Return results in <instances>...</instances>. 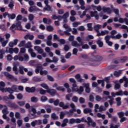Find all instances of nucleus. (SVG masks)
I'll use <instances>...</instances> for the list:
<instances>
[{"instance_id": "obj_1", "label": "nucleus", "mask_w": 128, "mask_h": 128, "mask_svg": "<svg viewBox=\"0 0 128 128\" xmlns=\"http://www.w3.org/2000/svg\"><path fill=\"white\" fill-rule=\"evenodd\" d=\"M69 81L70 82L73 84L72 87V92H78L79 94H82L84 92V87L80 86V88H78V86H76V82L74 78H70L69 80Z\"/></svg>"}, {"instance_id": "obj_2", "label": "nucleus", "mask_w": 128, "mask_h": 128, "mask_svg": "<svg viewBox=\"0 0 128 128\" xmlns=\"http://www.w3.org/2000/svg\"><path fill=\"white\" fill-rule=\"evenodd\" d=\"M76 40L78 41V42H80V44H79L78 42L76 41H72V46H75L76 48H80V46H82V44H84V43L82 42V38L80 36H78L76 38Z\"/></svg>"}, {"instance_id": "obj_3", "label": "nucleus", "mask_w": 128, "mask_h": 128, "mask_svg": "<svg viewBox=\"0 0 128 128\" xmlns=\"http://www.w3.org/2000/svg\"><path fill=\"white\" fill-rule=\"evenodd\" d=\"M100 58V56H92V57L89 60L88 62L87 66H94V63H92V62H98L100 60H98Z\"/></svg>"}, {"instance_id": "obj_4", "label": "nucleus", "mask_w": 128, "mask_h": 128, "mask_svg": "<svg viewBox=\"0 0 128 128\" xmlns=\"http://www.w3.org/2000/svg\"><path fill=\"white\" fill-rule=\"evenodd\" d=\"M2 16L4 18H6V16H8V20H14V18H16V14H10L8 12H4Z\"/></svg>"}, {"instance_id": "obj_5", "label": "nucleus", "mask_w": 128, "mask_h": 128, "mask_svg": "<svg viewBox=\"0 0 128 128\" xmlns=\"http://www.w3.org/2000/svg\"><path fill=\"white\" fill-rule=\"evenodd\" d=\"M44 4H46V6L43 9V10L44 12H46V10H48V12H52V6L48 5V0H44Z\"/></svg>"}, {"instance_id": "obj_6", "label": "nucleus", "mask_w": 128, "mask_h": 128, "mask_svg": "<svg viewBox=\"0 0 128 128\" xmlns=\"http://www.w3.org/2000/svg\"><path fill=\"white\" fill-rule=\"evenodd\" d=\"M25 108L26 110H28V112H36V108L32 106H30L28 103L26 104Z\"/></svg>"}, {"instance_id": "obj_7", "label": "nucleus", "mask_w": 128, "mask_h": 128, "mask_svg": "<svg viewBox=\"0 0 128 128\" xmlns=\"http://www.w3.org/2000/svg\"><path fill=\"white\" fill-rule=\"evenodd\" d=\"M122 94H123L122 90H120L116 92H112L111 93V96H112V98H116V96H123Z\"/></svg>"}, {"instance_id": "obj_8", "label": "nucleus", "mask_w": 128, "mask_h": 128, "mask_svg": "<svg viewBox=\"0 0 128 128\" xmlns=\"http://www.w3.org/2000/svg\"><path fill=\"white\" fill-rule=\"evenodd\" d=\"M88 120V126H92L93 128H94L96 126V122H92V118L90 117H88L87 118Z\"/></svg>"}, {"instance_id": "obj_9", "label": "nucleus", "mask_w": 128, "mask_h": 128, "mask_svg": "<svg viewBox=\"0 0 128 128\" xmlns=\"http://www.w3.org/2000/svg\"><path fill=\"white\" fill-rule=\"evenodd\" d=\"M40 10L36 6H30L28 8V12H40Z\"/></svg>"}, {"instance_id": "obj_10", "label": "nucleus", "mask_w": 128, "mask_h": 128, "mask_svg": "<svg viewBox=\"0 0 128 128\" xmlns=\"http://www.w3.org/2000/svg\"><path fill=\"white\" fill-rule=\"evenodd\" d=\"M80 124V119H74V118H71L70 120H69V124Z\"/></svg>"}, {"instance_id": "obj_11", "label": "nucleus", "mask_w": 128, "mask_h": 128, "mask_svg": "<svg viewBox=\"0 0 128 128\" xmlns=\"http://www.w3.org/2000/svg\"><path fill=\"white\" fill-rule=\"evenodd\" d=\"M18 62H15L14 64V66L12 68L13 72H14L15 74H18Z\"/></svg>"}, {"instance_id": "obj_12", "label": "nucleus", "mask_w": 128, "mask_h": 128, "mask_svg": "<svg viewBox=\"0 0 128 128\" xmlns=\"http://www.w3.org/2000/svg\"><path fill=\"white\" fill-rule=\"evenodd\" d=\"M84 88H86V92L87 94H90V84L84 83L82 84Z\"/></svg>"}, {"instance_id": "obj_13", "label": "nucleus", "mask_w": 128, "mask_h": 128, "mask_svg": "<svg viewBox=\"0 0 128 128\" xmlns=\"http://www.w3.org/2000/svg\"><path fill=\"white\" fill-rule=\"evenodd\" d=\"M102 10L104 12H106L108 14H112V8L106 6H104L102 8Z\"/></svg>"}, {"instance_id": "obj_14", "label": "nucleus", "mask_w": 128, "mask_h": 128, "mask_svg": "<svg viewBox=\"0 0 128 128\" xmlns=\"http://www.w3.org/2000/svg\"><path fill=\"white\" fill-rule=\"evenodd\" d=\"M48 94H50V96H55L56 94V90L54 89H50L48 88L46 90Z\"/></svg>"}, {"instance_id": "obj_15", "label": "nucleus", "mask_w": 128, "mask_h": 128, "mask_svg": "<svg viewBox=\"0 0 128 128\" xmlns=\"http://www.w3.org/2000/svg\"><path fill=\"white\" fill-rule=\"evenodd\" d=\"M4 75L6 76L7 80H14V76L8 72H4Z\"/></svg>"}, {"instance_id": "obj_16", "label": "nucleus", "mask_w": 128, "mask_h": 128, "mask_svg": "<svg viewBox=\"0 0 128 128\" xmlns=\"http://www.w3.org/2000/svg\"><path fill=\"white\" fill-rule=\"evenodd\" d=\"M44 70V68H42V66L41 64L38 65L36 68L35 70V72L36 74H39L41 70Z\"/></svg>"}, {"instance_id": "obj_17", "label": "nucleus", "mask_w": 128, "mask_h": 128, "mask_svg": "<svg viewBox=\"0 0 128 128\" xmlns=\"http://www.w3.org/2000/svg\"><path fill=\"white\" fill-rule=\"evenodd\" d=\"M34 50L38 52V54H42L44 52V50H42L40 46H35L34 47Z\"/></svg>"}, {"instance_id": "obj_18", "label": "nucleus", "mask_w": 128, "mask_h": 128, "mask_svg": "<svg viewBox=\"0 0 128 128\" xmlns=\"http://www.w3.org/2000/svg\"><path fill=\"white\" fill-rule=\"evenodd\" d=\"M26 90L27 92H36V87H26Z\"/></svg>"}, {"instance_id": "obj_19", "label": "nucleus", "mask_w": 128, "mask_h": 128, "mask_svg": "<svg viewBox=\"0 0 128 128\" xmlns=\"http://www.w3.org/2000/svg\"><path fill=\"white\" fill-rule=\"evenodd\" d=\"M8 106H10V108H18V106L14 102H10L8 104Z\"/></svg>"}, {"instance_id": "obj_20", "label": "nucleus", "mask_w": 128, "mask_h": 128, "mask_svg": "<svg viewBox=\"0 0 128 128\" xmlns=\"http://www.w3.org/2000/svg\"><path fill=\"white\" fill-rule=\"evenodd\" d=\"M115 85L114 86V88L115 90H120V84L118 82V81L116 80L114 82Z\"/></svg>"}, {"instance_id": "obj_21", "label": "nucleus", "mask_w": 128, "mask_h": 128, "mask_svg": "<svg viewBox=\"0 0 128 128\" xmlns=\"http://www.w3.org/2000/svg\"><path fill=\"white\" fill-rule=\"evenodd\" d=\"M32 114H29L30 118H38V116H36V109L35 108L34 112L32 111Z\"/></svg>"}, {"instance_id": "obj_22", "label": "nucleus", "mask_w": 128, "mask_h": 128, "mask_svg": "<svg viewBox=\"0 0 128 128\" xmlns=\"http://www.w3.org/2000/svg\"><path fill=\"white\" fill-rule=\"evenodd\" d=\"M110 8H112V12L113 11V12H114L116 14H117V15L119 14L120 10H118V9L114 8V6L112 5H111Z\"/></svg>"}, {"instance_id": "obj_23", "label": "nucleus", "mask_w": 128, "mask_h": 128, "mask_svg": "<svg viewBox=\"0 0 128 128\" xmlns=\"http://www.w3.org/2000/svg\"><path fill=\"white\" fill-rule=\"evenodd\" d=\"M89 48L88 45V44H84V45H82V48H78L80 52H82V49L83 50H88V48Z\"/></svg>"}, {"instance_id": "obj_24", "label": "nucleus", "mask_w": 128, "mask_h": 128, "mask_svg": "<svg viewBox=\"0 0 128 128\" xmlns=\"http://www.w3.org/2000/svg\"><path fill=\"white\" fill-rule=\"evenodd\" d=\"M42 22L44 24H52V20L48 19L46 18H44Z\"/></svg>"}, {"instance_id": "obj_25", "label": "nucleus", "mask_w": 128, "mask_h": 128, "mask_svg": "<svg viewBox=\"0 0 128 128\" xmlns=\"http://www.w3.org/2000/svg\"><path fill=\"white\" fill-rule=\"evenodd\" d=\"M34 38V36L33 35H30V34H26V36H24V38L25 40H32Z\"/></svg>"}, {"instance_id": "obj_26", "label": "nucleus", "mask_w": 128, "mask_h": 128, "mask_svg": "<svg viewBox=\"0 0 128 128\" xmlns=\"http://www.w3.org/2000/svg\"><path fill=\"white\" fill-rule=\"evenodd\" d=\"M128 60V58L126 56L121 57L119 58V62H126Z\"/></svg>"}, {"instance_id": "obj_27", "label": "nucleus", "mask_w": 128, "mask_h": 128, "mask_svg": "<svg viewBox=\"0 0 128 128\" xmlns=\"http://www.w3.org/2000/svg\"><path fill=\"white\" fill-rule=\"evenodd\" d=\"M116 105L118 106H120L122 104V98L120 97H118L117 98H116Z\"/></svg>"}, {"instance_id": "obj_28", "label": "nucleus", "mask_w": 128, "mask_h": 128, "mask_svg": "<svg viewBox=\"0 0 128 128\" xmlns=\"http://www.w3.org/2000/svg\"><path fill=\"white\" fill-rule=\"evenodd\" d=\"M15 26H16V28H18V30H22V23L20 22H18L16 23Z\"/></svg>"}, {"instance_id": "obj_29", "label": "nucleus", "mask_w": 128, "mask_h": 128, "mask_svg": "<svg viewBox=\"0 0 128 128\" xmlns=\"http://www.w3.org/2000/svg\"><path fill=\"white\" fill-rule=\"evenodd\" d=\"M8 8H10V10H14V1L10 2L8 5Z\"/></svg>"}, {"instance_id": "obj_30", "label": "nucleus", "mask_w": 128, "mask_h": 128, "mask_svg": "<svg viewBox=\"0 0 128 128\" xmlns=\"http://www.w3.org/2000/svg\"><path fill=\"white\" fill-rule=\"evenodd\" d=\"M102 25L100 24H97L94 26V30H96V32H100V29L102 28Z\"/></svg>"}, {"instance_id": "obj_31", "label": "nucleus", "mask_w": 128, "mask_h": 128, "mask_svg": "<svg viewBox=\"0 0 128 128\" xmlns=\"http://www.w3.org/2000/svg\"><path fill=\"white\" fill-rule=\"evenodd\" d=\"M4 108L2 110V114H8V107H6V106L4 105Z\"/></svg>"}, {"instance_id": "obj_32", "label": "nucleus", "mask_w": 128, "mask_h": 128, "mask_svg": "<svg viewBox=\"0 0 128 128\" xmlns=\"http://www.w3.org/2000/svg\"><path fill=\"white\" fill-rule=\"evenodd\" d=\"M124 82H125V84L124 85V88H128V78L126 77V76H124Z\"/></svg>"}, {"instance_id": "obj_33", "label": "nucleus", "mask_w": 128, "mask_h": 128, "mask_svg": "<svg viewBox=\"0 0 128 128\" xmlns=\"http://www.w3.org/2000/svg\"><path fill=\"white\" fill-rule=\"evenodd\" d=\"M118 34V32L116 30H112L110 32V36H111V38H114V36H116L114 35L116 34Z\"/></svg>"}, {"instance_id": "obj_34", "label": "nucleus", "mask_w": 128, "mask_h": 128, "mask_svg": "<svg viewBox=\"0 0 128 128\" xmlns=\"http://www.w3.org/2000/svg\"><path fill=\"white\" fill-rule=\"evenodd\" d=\"M6 52H9V54H14V48H10L8 47L6 48Z\"/></svg>"}, {"instance_id": "obj_35", "label": "nucleus", "mask_w": 128, "mask_h": 128, "mask_svg": "<svg viewBox=\"0 0 128 128\" xmlns=\"http://www.w3.org/2000/svg\"><path fill=\"white\" fill-rule=\"evenodd\" d=\"M9 92L10 94H14V90H12V88H6V92Z\"/></svg>"}, {"instance_id": "obj_36", "label": "nucleus", "mask_w": 128, "mask_h": 128, "mask_svg": "<svg viewBox=\"0 0 128 128\" xmlns=\"http://www.w3.org/2000/svg\"><path fill=\"white\" fill-rule=\"evenodd\" d=\"M51 118L54 120H58V116H56V114L55 113H53L51 114Z\"/></svg>"}, {"instance_id": "obj_37", "label": "nucleus", "mask_w": 128, "mask_h": 128, "mask_svg": "<svg viewBox=\"0 0 128 128\" xmlns=\"http://www.w3.org/2000/svg\"><path fill=\"white\" fill-rule=\"evenodd\" d=\"M24 66H19V72L20 74H24Z\"/></svg>"}, {"instance_id": "obj_38", "label": "nucleus", "mask_w": 128, "mask_h": 128, "mask_svg": "<svg viewBox=\"0 0 128 128\" xmlns=\"http://www.w3.org/2000/svg\"><path fill=\"white\" fill-rule=\"evenodd\" d=\"M24 46L26 48H32V42H28L25 44Z\"/></svg>"}, {"instance_id": "obj_39", "label": "nucleus", "mask_w": 128, "mask_h": 128, "mask_svg": "<svg viewBox=\"0 0 128 128\" xmlns=\"http://www.w3.org/2000/svg\"><path fill=\"white\" fill-rule=\"evenodd\" d=\"M98 14V11L95 10L94 12L91 11L90 12V16L91 18H94L95 16H96Z\"/></svg>"}, {"instance_id": "obj_40", "label": "nucleus", "mask_w": 128, "mask_h": 128, "mask_svg": "<svg viewBox=\"0 0 128 128\" xmlns=\"http://www.w3.org/2000/svg\"><path fill=\"white\" fill-rule=\"evenodd\" d=\"M92 112V109L90 108H86L84 110V114H90V112Z\"/></svg>"}, {"instance_id": "obj_41", "label": "nucleus", "mask_w": 128, "mask_h": 128, "mask_svg": "<svg viewBox=\"0 0 128 128\" xmlns=\"http://www.w3.org/2000/svg\"><path fill=\"white\" fill-rule=\"evenodd\" d=\"M30 100L32 102H37L38 100V98L36 97L33 96L31 98Z\"/></svg>"}, {"instance_id": "obj_42", "label": "nucleus", "mask_w": 128, "mask_h": 128, "mask_svg": "<svg viewBox=\"0 0 128 128\" xmlns=\"http://www.w3.org/2000/svg\"><path fill=\"white\" fill-rule=\"evenodd\" d=\"M90 40H94V36L92 35H88L86 38H85V40L86 42H88Z\"/></svg>"}, {"instance_id": "obj_43", "label": "nucleus", "mask_w": 128, "mask_h": 128, "mask_svg": "<svg viewBox=\"0 0 128 128\" xmlns=\"http://www.w3.org/2000/svg\"><path fill=\"white\" fill-rule=\"evenodd\" d=\"M39 92H40V94H46V91L44 89H42V88H39Z\"/></svg>"}, {"instance_id": "obj_44", "label": "nucleus", "mask_w": 128, "mask_h": 128, "mask_svg": "<svg viewBox=\"0 0 128 128\" xmlns=\"http://www.w3.org/2000/svg\"><path fill=\"white\" fill-rule=\"evenodd\" d=\"M46 30H48V32H52L54 30V27H52V26H47Z\"/></svg>"}, {"instance_id": "obj_45", "label": "nucleus", "mask_w": 128, "mask_h": 128, "mask_svg": "<svg viewBox=\"0 0 128 128\" xmlns=\"http://www.w3.org/2000/svg\"><path fill=\"white\" fill-rule=\"evenodd\" d=\"M96 102H102V97H100V96H98V95H97L96 96Z\"/></svg>"}, {"instance_id": "obj_46", "label": "nucleus", "mask_w": 128, "mask_h": 128, "mask_svg": "<svg viewBox=\"0 0 128 128\" xmlns=\"http://www.w3.org/2000/svg\"><path fill=\"white\" fill-rule=\"evenodd\" d=\"M104 110H106V108L104 106H100L99 108V112H103Z\"/></svg>"}, {"instance_id": "obj_47", "label": "nucleus", "mask_w": 128, "mask_h": 128, "mask_svg": "<svg viewBox=\"0 0 128 128\" xmlns=\"http://www.w3.org/2000/svg\"><path fill=\"white\" fill-rule=\"evenodd\" d=\"M88 30H92V23H89L87 24Z\"/></svg>"}, {"instance_id": "obj_48", "label": "nucleus", "mask_w": 128, "mask_h": 128, "mask_svg": "<svg viewBox=\"0 0 128 128\" xmlns=\"http://www.w3.org/2000/svg\"><path fill=\"white\" fill-rule=\"evenodd\" d=\"M17 104L20 106H22L26 104V102L24 101H20V102H18Z\"/></svg>"}, {"instance_id": "obj_49", "label": "nucleus", "mask_w": 128, "mask_h": 128, "mask_svg": "<svg viewBox=\"0 0 128 128\" xmlns=\"http://www.w3.org/2000/svg\"><path fill=\"white\" fill-rule=\"evenodd\" d=\"M97 116H98V118H102V120H104V118H106V115L102 114L100 113H98Z\"/></svg>"}, {"instance_id": "obj_50", "label": "nucleus", "mask_w": 128, "mask_h": 128, "mask_svg": "<svg viewBox=\"0 0 128 128\" xmlns=\"http://www.w3.org/2000/svg\"><path fill=\"white\" fill-rule=\"evenodd\" d=\"M40 86L42 88H45V90H48V86L46 84H42Z\"/></svg>"}, {"instance_id": "obj_51", "label": "nucleus", "mask_w": 128, "mask_h": 128, "mask_svg": "<svg viewBox=\"0 0 128 128\" xmlns=\"http://www.w3.org/2000/svg\"><path fill=\"white\" fill-rule=\"evenodd\" d=\"M112 38V36H110L107 35L104 37V40H106V42H110V40Z\"/></svg>"}, {"instance_id": "obj_52", "label": "nucleus", "mask_w": 128, "mask_h": 128, "mask_svg": "<svg viewBox=\"0 0 128 128\" xmlns=\"http://www.w3.org/2000/svg\"><path fill=\"white\" fill-rule=\"evenodd\" d=\"M70 16V13L68 12H66L62 16V18H68V16Z\"/></svg>"}, {"instance_id": "obj_53", "label": "nucleus", "mask_w": 128, "mask_h": 128, "mask_svg": "<svg viewBox=\"0 0 128 128\" xmlns=\"http://www.w3.org/2000/svg\"><path fill=\"white\" fill-rule=\"evenodd\" d=\"M58 14H64V9H59L58 10Z\"/></svg>"}, {"instance_id": "obj_54", "label": "nucleus", "mask_w": 128, "mask_h": 128, "mask_svg": "<svg viewBox=\"0 0 128 128\" xmlns=\"http://www.w3.org/2000/svg\"><path fill=\"white\" fill-rule=\"evenodd\" d=\"M24 62H28L30 60V57L28 54H24Z\"/></svg>"}, {"instance_id": "obj_55", "label": "nucleus", "mask_w": 128, "mask_h": 128, "mask_svg": "<svg viewBox=\"0 0 128 128\" xmlns=\"http://www.w3.org/2000/svg\"><path fill=\"white\" fill-rule=\"evenodd\" d=\"M33 82H40V78L38 76H34L32 78Z\"/></svg>"}, {"instance_id": "obj_56", "label": "nucleus", "mask_w": 128, "mask_h": 128, "mask_svg": "<svg viewBox=\"0 0 128 128\" xmlns=\"http://www.w3.org/2000/svg\"><path fill=\"white\" fill-rule=\"evenodd\" d=\"M97 44L99 46L100 48H102V46H104V43L100 41V40H98L97 42Z\"/></svg>"}, {"instance_id": "obj_57", "label": "nucleus", "mask_w": 128, "mask_h": 128, "mask_svg": "<svg viewBox=\"0 0 128 128\" xmlns=\"http://www.w3.org/2000/svg\"><path fill=\"white\" fill-rule=\"evenodd\" d=\"M26 45V40H22L21 41L20 43V44H18V46H20V48H22V46H24Z\"/></svg>"}, {"instance_id": "obj_58", "label": "nucleus", "mask_w": 128, "mask_h": 128, "mask_svg": "<svg viewBox=\"0 0 128 128\" xmlns=\"http://www.w3.org/2000/svg\"><path fill=\"white\" fill-rule=\"evenodd\" d=\"M11 88H12V90H13V92H18V86L16 85L12 86Z\"/></svg>"}, {"instance_id": "obj_59", "label": "nucleus", "mask_w": 128, "mask_h": 128, "mask_svg": "<svg viewBox=\"0 0 128 128\" xmlns=\"http://www.w3.org/2000/svg\"><path fill=\"white\" fill-rule=\"evenodd\" d=\"M40 76H42L44 74L46 75L48 74V71H46V70H42L40 71Z\"/></svg>"}, {"instance_id": "obj_60", "label": "nucleus", "mask_w": 128, "mask_h": 128, "mask_svg": "<svg viewBox=\"0 0 128 128\" xmlns=\"http://www.w3.org/2000/svg\"><path fill=\"white\" fill-rule=\"evenodd\" d=\"M102 36H106V34H108V30H105L101 31Z\"/></svg>"}, {"instance_id": "obj_61", "label": "nucleus", "mask_w": 128, "mask_h": 128, "mask_svg": "<svg viewBox=\"0 0 128 128\" xmlns=\"http://www.w3.org/2000/svg\"><path fill=\"white\" fill-rule=\"evenodd\" d=\"M118 116H119L120 118H122L124 116V113L122 112H119L118 113Z\"/></svg>"}, {"instance_id": "obj_62", "label": "nucleus", "mask_w": 128, "mask_h": 128, "mask_svg": "<svg viewBox=\"0 0 128 128\" xmlns=\"http://www.w3.org/2000/svg\"><path fill=\"white\" fill-rule=\"evenodd\" d=\"M72 100L74 102H78V98L76 96H74L72 98Z\"/></svg>"}, {"instance_id": "obj_63", "label": "nucleus", "mask_w": 128, "mask_h": 128, "mask_svg": "<svg viewBox=\"0 0 128 128\" xmlns=\"http://www.w3.org/2000/svg\"><path fill=\"white\" fill-rule=\"evenodd\" d=\"M86 102V100H84V98H82V97H80V98H79V102L80 104H84Z\"/></svg>"}, {"instance_id": "obj_64", "label": "nucleus", "mask_w": 128, "mask_h": 128, "mask_svg": "<svg viewBox=\"0 0 128 128\" xmlns=\"http://www.w3.org/2000/svg\"><path fill=\"white\" fill-rule=\"evenodd\" d=\"M121 73L120 72H114V76H116V78H118V76H120Z\"/></svg>"}]
</instances>
